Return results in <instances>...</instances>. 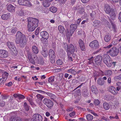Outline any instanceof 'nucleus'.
<instances>
[{
    "label": "nucleus",
    "instance_id": "1",
    "mask_svg": "<svg viewBox=\"0 0 121 121\" xmlns=\"http://www.w3.org/2000/svg\"><path fill=\"white\" fill-rule=\"evenodd\" d=\"M15 42L16 43L19 44L20 46L23 48L25 46L26 40L25 35H23L20 31L17 32L16 35Z\"/></svg>",
    "mask_w": 121,
    "mask_h": 121
},
{
    "label": "nucleus",
    "instance_id": "2",
    "mask_svg": "<svg viewBox=\"0 0 121 121\" xmlns=\"http://www.w3.org/2000/svg\"><path fill=\"white\" fill-rule=\"evenodd\" d=\"M28 30L29 31H33L38 26L39 20L36 18L29 17L27 19Z\"/></svg>",
    "mask_w": 121,
    "mask_h": 121
},
{
    "label": "nucleus",
    "instance_id": "3",
    "mask_svg": "<svg viewBox=\"0 0 121 121\" xmlns=\"http://www.w3.org/2000/svg\"><path fill=\"white\" fill-rule=\"evenodd\" d=\"M27 56L29 62L33 65L35 64V62L37 59L38 57L36 55V54L31 52H28Z\"/></svg>",
    "mask_w": 121,
    "mask_h": 121
},
{
    "label": "nucleus",
    "instance_id": "4",
    "mask_svg": "<svg viewBox=\"0 0 121 121\" xmlns=\"http://www.w3.org/2000/svg\"><path fill=\"white\" fill-rule=\"evenodd\" d=\"M119 52V50L116 47H114L111 48L107 51V53H109L111 56L113 57L117 56Z\"/></svg>",
    "mask_w": 121,
    "mask_h": 121
},
{
    "label": "nucleus",
    "instance_id": "5",
    "mask_svg": "<svg viewBox=\"0 0 121 121\" xmlns=\"http://www.w3.org/2000/svg\"><path fill=\"white\" fill-rule=\"evenodd\" d=\"M49 57L51 63H54L55 62L56 57L54 51L52 49L49 50Z\"/></svg>",
    "mask_w": 121,
    "mask_h": 121
},
{
    "label": "nucleus",
    "instance_id": "6",
    "mask_svg": "<svg viewBox=\"0 0 121 121\" xmlns=\"http://www.w3.org/2000/svg\"><path fill=\"white\" fill-rule=\"evenodd\" d=\"M43 102L49 108H51L53 104V103L52 100L46 98L43 99Z\"/></svg>",
    "mask_w": 121,
    "mask_h": 121
},
{
    "label": "nucleus",
    "instance_id": "7",
    "mask_svg": "<svg viewBox=\"0 0 121 121\" xmlns=\"http://www.w3.org/2000/svg\"><path fill=\"white\" fill-rule=\"evenodd\" d=\"M89 46L91 48L95 49H97L99 47V42L95 40L91 42L90 43Z\"/></svg>",
    "mask_w": 121,
    "mask_h": 121
},
{
    "label": "nucleus",
    "instance_id": "8",
    "mask_svg": "<svg viewBox=\"0 0 121 121\" xmlns=\"http://www.w3.org/2000/svg\"><path fill=\"white\" fill-rule=\"evenodd\" d=\"M108 14H109L110 18L114 20L116 19L117 13L114 9H112L111 12Z\"/></svg>",
    "mask_w": 121,
    "mask_h": 121
},
{
    "label": "nucleus",
    "instance_id": "9",
    "mask_svg": "<svg viewBox=\"0 0 121 121\" xmlns=\"http://www.w3.org/2000/svg\"><path fill=\"white\" fill-rule=\"evenodd\" d=\"M75 51V48L71 44L68 47L67 54L69 55V54H73Z\"/></svg>",
    "mask_w": 121,
    "mask_h": 121
},
{
    "label": "nucleus",
    "instance_id": "10",
    "mask_svg": "<svg viewBox=\"0 0 121 121\" xmlns=\"http://www.w3.org/2000/svg\"><path fill=\"white\" fill-rule=\"evenodd\" d=\"M8 56V52L4 50H0V57L5 58L7 57Z\"/></svg>",
    "mask_w": 121,
    "mask_h": 121
},
{
    "label": "nucleus",
    "instance_id": "11",
    "mask_svg": "<svg viewBox=\"0 0 121 121\" xmlns=\"http://www.w3.org/2000/svg\"><path fill=\"white\" fill-rule=\"evenodd\" d=\"M7 44L9 48L12 52H13L16 50V48L13 43L9 42H8Z\"/></svg>",
    "mask_w": 121,
    "mask_h": 121
},
{
    "label": "nucleus",
    "instance_id": "12",
    "mask_svg": "<svg viewBox=\"0 0 121 121\" xmlns=\"http://www.w3.org/2000/svg\"><path fill=\"white\" fill-rule=\"evenodd\" d=\"M102 57L101 55H98L95 59V61L96 64L98 65H100L101 63Z\"/></svg>",
    "mask_w": 121,
    "mask_h": 121
},
{
    "label": "nucleus",
    "instance_id": "13",
    "mask_svg": "<svg viewBox=\"0 0 121 121\" xmlns=\"http://www.w3.org/2000/svg\"><path fill=\"white\" fill-rule=\"evenodd\" d=\"M112 9H111L110 6L108 4H105L104 5V10L105 13L107 14L110 13Z\"/></svg>",
    "mask_w": 121,
    "mask_h": 121
},
{
    "label": "nucleus",
    "instance_id": "14",
    "mask_svg": "<svg viewBox=\"0 0 121 121\" xmlns=\"http://www.w3.org/2000/svg\"><path fill=\"white\" fill-rule=\"evenodd\" d=\"M18 13L20 16H23L28 13L27 10L23 9H19L18 11Z\"/></svg>",
    "mask_w": 121,
    "mask_h": 121
},
{
    "label": "nucleus",
    "instance_id": "15",
    "mask_svg": "<svg viewBox=\"0 0 121 121\" xmlns=\"http://www.w3.org/2000/svg\"><path fill=\"white\" fill-rule=\"evenodd\" d=\"M89 95V92L88 91L87 88L85 87L82 91V95L84 97L87 98Z\"/></svg>",
    "mask_w": 121,
    "mask_h": 121
},
{
    "label": "nucleus",
    "instance_id": "16",
    "mask_svg": "<svg viewBox=\"0 0 121 121\" xmlns=\"http://www.w3.org/2000/svg\"><path fill=\"white\" fill-rule=\"evenodd\" d=\"M77 25L75 24H72L70 26V30L71 33L72 34L77 28Z\"/></svg>",
    "mask_w": 121,
    "mask_h": 121
},
{
    "label": "nucleus",
    "instance_id": "17",
    "mask_svg": "<svg viewBox=\"0 0 121 121\" xmlns=\"http://www.w3.org/2000/svg\"><path fill=\"white\" fill-rule=\"evenodd\" d=\"M116 63V62H114L110 59L105 64L108 67H111L112 65L115 67Z\"/></svg>",
    "mask_w": 121,
    "mask_h": 121
},
{
    "label": "nucleus",
    "instance_id": "18",
    "mask_svg": "<svg viewBox=\"0 0 121 121\" xmlns=\"http://www.w3.org/2000/svg\"><path fill=\"white\" fill-rule=\"evenodd\" d=\"M7 10L9 12H14L15 11V8L11 4H7L6 6Z\"/></svg>",
    "mask_w": 121,
    "mask_h": 121
},
{
    "label": "nucleus",
    "instance_id": "19",
    "mask_svg": "<svg viewBox=\"0 0 121 121\" xmlns=\"http://www.w3.org/2000/svg\"><path fill=\"white\" fill-rule=\"evenodd\" d=\"M32 117H34L37 121H42L43 118L39 114H35Z\"/></svg>",
    "mask_w": 121,
    "mask_h": 121
},
{
    "label": "nucleus",
    "instance_id": "20",
    "mask_svg": "<svg viewBox=\"0 0 121 121\" xmlns=\"http://www.w3.org/2000/svg\"><path fill=\"white\" fill-rule=\"evenodd\" d=\"M78 43L81 50H85V47L84 42L81 39H79L78 41Z\"/></svg>",
    "mask_w": 121,
    "mask_h": 121
},
{
    "label": "nucleus",
    "instance_id": "21",
    "mask_svg": "<svg viewBox=\"0 0 121 121\" xmlns=\"http://www.w3.org/2000/svg\"><path fill=\"white\" fill-rule=\"evenodd\" d=\"M40 35L42 36V38L47 39L48 38L49 35L48 33L46 31H42L40 33Z\"/></svg>",
    "mask_w": 121,
    "mask_h": 121
},
{
    "label": "nucleus",
    "instance_id": "22",
    "mask_svg": "<svg viewBox=\"0 0 121 121\" xmlns=\"http://www.w3.org/2000/svg\"><path fill=\"white\" fill-rule=\"evenodd\" d=\"M109 91L113 95H116L117 93V91L115 87L113 86L110 87L109 89Z\"/></svg>",
    "mask_w": 121,
    "mask_h": 121
},
{
    "label": "nucleus",
    "instance_id": "23",
    "mask_svg": "<svg viewBox=\"0 0 121 121\" xmlns=\"http://www.w3.org/2000/svg\"><path fill=\"white\" fill-rule=\"evenodd\" d=\"M32 52L33 53L37 54L39 52V50L37 47L35 45H33L32 47Z\"/></svg>",
    "mask_w": 121,
    "mask_h": 121
},
{
    "label": "nucleus",
    "instance_id": "24",
    "mask_svg": "<svg viewBox=\"0 0 121 121\" xmlns=\"http://www.w3.org/2000/svg\"><path fill=\"white\" fill-rule=\"evenodd\" d=\"M97 83L99 85L102 86L104 84L105 81L103 79V78L100 77L97 80Z\"/></svg>",
    "mask_w": 121,
    "mask_h": 121
},
{
    "label": "nucleus",
    "instance_id": "25",
    "mask_svg": "<svg viewBox=\"0 0 121 121\" xmlns=\"http://www.w3.org/2000/svg\"><path fill=\"white\" fill-rule=\"evenodd\" d=\"M10 14L8 13L6 14H4L1 16V18L3 20H7L9 17Z\"/></svg>",
    "mask_w": 121,
    "mask_h": 121
},
{
    "label": "nucleus",
    "instance_id": "26",
    "mask_svg": "<svg viewBox=\"0 0 121 121\" xmlns=\"http://www.w3.org/2000/svg\"><path fill=\"white\" fill-rule=\"evenodd\" d=\"M45 94L49 96L51 99L53 100L56 99V98L55 95L51 93L46 92Z\"/></svg>",
    "mask_w": 121,
    "mask_h": 121
},
{
    "label": "nucleus",
    "instance_id": "27",
    "mask_svg": "<svg viewBox=\"0 0 121 121\" xmlns=\"http://www.w3.org/2000/svg\"><path fill=\"white\" fill-rule=\"evenodd\" d=\"M91 90L92 92L95 95L98 94L96 86H92L91 87Z\"/></svg>",
    "mask_w": 121,
    "mask_h": 121
},
{
    "label": "nucleus",
    "instance_id": "28",
    "mask_svg": "<svg viewBox=\"0 0 121 121\" xmlns=\"http://www.w3.org/2000/svg\"><path fill=\"white\" fill-rule=\"evenodd\" d=\"M111 36L109 34H107L105 36L104 40L106 42H108L110 40Z\"/></svg>",
    "mask_w": 121,
    "mask_h": 121
},
{
    "label": "nucleus",
    "instance_id": "29",
    "mask_svg": "<svg viewBox=\"0 0 121 121\" xmlns=\"http://www.w3.org/2000/svg\"><path fill=\"white\" fill-rule=\"evenodd\" d=\"M103 107L106 110H108L110 108V105L108 103L104 102L103 104Z\"/></svg>",
    "mask_w": 121,
    "mask_h": 121
},
{
    "label": "nucleus",
    "instance_id": "30",
    "mask_svg": "<svg viewBox=\"0 0 121 121\" xmlns=\"http://www.w3.org/2000/svg\"><path fill=\"white\" fill-rule=\"evenodd\" d=\"M111 59L109 56L105 57L104 56L103 58V60L105 64L107 62Z\"/></svg>",
    "mask_w": 121,
    "mask_h": 121
},
{
    "label": "nucleus",
    "instance_id": "31",
    "mask_svg": "<svg viewBox=\"0 0 121 121\" xmlns=\"http://www.w3.org/2000/svg\"><path fill=\"white\" fill-rule=\"evenodd\" d=\"M58 30L60 33H63L65 31V29L62 26H58Z\"/></svg>",
    "mask_w": 121,
    "mask_h": 121
},
{
    "label": "nucleus",
    "instance_id": "32",
    "mask_svg": "<svg viewBox=\"0 0 121 121\" xmlns=\"http://www.w3.org/2000/svg\"><path fill=\"white\" fill-rule=\"evenodd\" d=\"M104 73L105 75L109 77L112 75V72L111 70H107L105 71Z\"/></svg>",
    "mask_w": 121,
    "mask_h": 121
},
{
    "label": "nucleus",
    "instance_id": "33",
    "mask_svg": "<svg viewBox=\"0 0 121 121\" xmlns=\"http://www.w3.org/2000/svg\"><path fill=\"white\" fill-rule=\"evenodd\" d=\"M67 72L68 73H70L74 75H75L76 73V72L73 69V67L71 69H68L67 71Z\"/></svg>",
    "mask_w": 121,
    "mask_h": 121
},
{
    "label": "nucleus",
    "instance_id": "34",
    "mask_svg": "<svg viewBox=\"0 0 121 121\" xmlns=\"http://www.w3.org/2000/svg\"><path fill=\"white\" fill-rule=\"evenodd\" d=\"M50 11L53 13L56 12L57 10V8L53 6L51 7L50 8Z\"/></svg>",
    "mask_w": 121,
    "mask_h": 121
},
{
    "label": "nucleus",
    "instance_id": "35",
    "mask_svg": "<svg viewBox=\"0 0 121 121\" xmlns=\"http://www.w3.org/2000/svg\"><path fill=\"white\" fill-rule=\"evenodd\" d=\"M42 54L45 57H47L48 55V53L47 50H43L41 52Z\"/></svg>",
    "mask_w": 121,
    "mask_h": 121
},
{
    "label": "nucleus",
    "instance_id": "36",
    "mask_svg": "<svg viewBox=\"0 0 121 121\" xmlns=\"http://www.w3.org/2000/svg\"><path fill=\"white\" fill-rule=\"evenodd\" d=\"M9 73L6 72H5L3 74L2 78L7 80L9 75Z\"/></svg>",
    "mask_w": 121,
    "mask_h": 121
},
{
    "label": "nucleus",
    "instance_id": "37",
    "mask_svg": "<svg viewBox=\"0 0 121 121\" xmlns=\"http://www.w3.org/2000/svg\"><path fill=\"white\" fill-rule=\"evenodd\" d=\"M26 0H19L17 1L18 4L20 5L25 6Z\"/></svg>",
    "mask_w": 121,
    "mask_h": 121
},
{
    "label": "nucleus",
    "instance_id": "38",
    "mask_svg": "<svg viewBox=\"0 0 121 121\" xmlns=\"http://www.w3.org/2000/svg\"><path fill=\"white\" fill-rule=\"evenodd\" d=\"M78 10V12L81 15L83 14L84 10V8L83 7H79Z\"/></svg>",
    "mask_w": 121,
    "mask_h": 121
},
{
    "label": "nucleus",
    "instance_id": "39",
    "mask_svg": "<svg viewBox=\"0 0 121 121\" xmlns=\"http://www.w3.org/2000/svg\"><path fill=\"white\" fill-rule=\"evenodd\" d=\"M117 85L118 86L116 88L118 91L120 90L121 91V82H118L117 83Z\"/></svg>",
    "mask_w": 121,
    "mask_h": 121
},
{
    "label": "nucleus",
    "instance_id": "40",
    "mask_svg": "<svg viewBox=\"0 0 121 121\" xmlns=\"http://www.w3.org/2000/svg\"><path fill=\"white\" fill-rule=\"evenodd\" d=\"M23 106L25 109L26 111H28L29 109V107L26 102H25L24 103Z\"/></svg>",
    "mask_w": 121,
    "mask_h": 121
},
{
    "label": "nucleus",
    "instance_id": "41",
    "mask_svg": "<svg viewBox=\"0 0 121 121\" xmlns=\"http://www.w3.org/2000/svg\"><path fill=\"white\" fill-rule=\"evenodd\" d=\"M54 78L55 76H54L50 77L48 79V81L50 83L54 82Z\"/></svg>",
    "mask_w": 121,
    "mask_h": 121
},
{
    "label": "nucleus",
    "instance_id": "42",
    "mask_svg": "<svg viewBox=\"0 0 121 121\" xmlns=\"http://www.w3.org/2000/svg\"><path fill=\"white\" fill-rule=\"evenodd\" d=\"M93 116L90 114H88L86 116V118L88 120H92L93 118Z\"/></svg>",
    "mask_w": 121,
    "mask_h": 121
},
{
    "label": "nucleus",
    "instance_id": "43",
    "mask_svg": "<svg viewBox=\"0 0 121 121\" xmlns=\"http://www.w3.org/2000/svg\"><path fill=\"white\" fill-rule=\"evenodd\" d=\"M48 39V38L45 39L44 38H41V39L42 42L43 43L46 44L48 43V40H47Z\"/></svg>",
    "mask_w": 121,
    "mask_h": 121
},
{
    "label": "nucleus",
    "instance_id": "44",
    "mask_svg": "<svg viewBox=\"0 0 121 121\" xmlns=\"http://www.w3.org/2000/svg\"><path fill=\"white\" fill-rule=\"evenodd\" d=\"M99 21H95L94 22V26L97 27H99L100 26V23Z\"/></svg>",
    "mask_w": 121,
    "mask_h": 121
},
{
    "label": "nucleus",
    "instance_id": "45",
    "mask_svg": "<svg viewBox=\"0 0 121 121\" xmlns=\"http://www.w3.org/2000/svg\"><path fill=\"white\" fill-rule=\"evenodd\" d=\"M49 2L46 1L43 2V4L44 7H48L49 5Z\"/></svg>",
    "mask_w": 121,
    "mask_h": 121
},
{
    "label": "nucleus",
    "instance_id": "46",
    "mask_svg": "<svg viewBox=\"0 0 121 121\" xmlns=\"http://www.w3.org/2000/svg\"><path fill=\"white\" fill-rule=\"evenodd\" d=\"M100 103V101L98 99H95L94 101V104L96 106L98 105Z\"/></svg>",
    "mask_w": 121,
    "mask_h": 121
},
{
    "label": "nucleus",
    "instance_id": "47",
    "mask_svg": "<svg viewBox=\"0 0 121 121\" xmlns=\"http://www.w3.org/2000/svg\"><path fill=\"white\" fill-rule=\"evenodd\" d=\"M12 121H22V118L18 117L13 119Z\"/></svg>",
    "mask_w": 121,
    "mask_h": 121
},
{
    "label": "nucleus",
    "instance_id": "48",
    "mask_svg": "<svg viewBox=\"0 0 121 121\" xmlns=\"http://www.w3.org/2000/svg\"><path fill=\"white\" fill-rule=\"evenodd\" d=\"M25 3L26 4L25 6L30 7L32 5L31 3L28 0H26Z\"/></svg>",
    "mask_w": 121,
    "mask_h": 121
},
{
    "label": "nucleus",
    "instance_id": "49",
    "mask_svg": "<svg viewBox=\"0 0 121 121\" xmlns=\"http://www.w3.org/2000/svg\"><path fill=\"white\" fill-rule=\"evenodd\" d=\"M36 97L38 99L41 100L43 99L44 97L39 94L37 95Z\"/></svg>",
    "mask_w": 121,
    "mask_h": 121
},
{
    "label": "nucleus",
    "instance_id": "50",
    "mask_svg": "<svg viewBox=\"0 0 121 121\" xmlns=\"http://www.w3.org/2000/svg\"><path fill=\"white\" fill-rule=\"evenodd\" d=\"M36 61V62L37 64H42L43 62V60L42 58L40 59V60H38L37 58Z\"/></svg>",
    "mask_w": 121,
    "mask_h": 121
},
{
    "label": "nucleus",
    "instance_id": "51",
    "mask_svg": "<svg viewBox=\"0 0 121 121\" xmlns=\"http://www.w3.org/2000/svg\"><path fill=\"white\" fill-rule=\"evenodd\" d=\"M56 63L57 65H62L63 64V62L62 60L60 59H59L58 60L56 61Z\"/></svg>",
    "mask_w": 121,
    "mask_h": 121
},
{
    "label": "nucleus",
    "instance_id": "52",
    "mask_svg": "<svg viewBox=\"0 0 121 121\" xmlns=\"http://www.w3.org/2000/svg\"><path fill=\"white\" fill-rule=\"evenodd\" d=\"M6 80L4 78H1L0 79V84L1 85H2L4 84V83L6 81Z\"/></svg>",
    "mask_w": 121,
    "mask_h": 121
},
{
    "label": "nucleus",
    "instance_id": "53",
    "mask_svg": "<svg viewBox=\"0 0 121 121\" xmlns=\"http://www.w3.org/2000/svg\"><path fill=\"white\" fill-rule=\"evenodd\" d=\"M105 99L107 100H109L111 99V96L110 94L106 95L105 96Z\"/></svg>",
    "mask_w": 121,
    "mask_h": 121
},
{
    "label": "nucleus",
    "instance_id": "54",
    "mask_svg": "<svg viewBox=\"0 0 121 121\" xmlns=\"http://www.w3.org/2000/svg\"><path fill=\"white\" fill-rule=\"evenodd\" d=\"M18 95V98L19 99H23L25 98V96L19 94Z\"/></svg>",
    "mask_w": 121,
    "mask_h": 121
},
{
    "label": "nucleus",
    "instance_id": "55",
    "mask_svg": "<svg viewBox=\"0 0 121 121\" xmlns=\"http://www.w3.org/2000/svg\"><path fill=\"white\" fill-rule=\"evenodd\" d=\"M35 91V92L36 93V91H37L38 92L40 93H41L43 94H45V93H46V92H45V91L40 90H36Z\"/></svg>",
    "mask_w": 121,
    "mask_h": 121
},
{
    "label": "nucleus",
    "instance_id": "56",
    "mask_svg": "<svg viewBox=\"0 0 121 121\" xmlns=\"http://www.w3.org/2000/svg\"><path fill=\"white\" fill-rule=\"evenodd\" d=\"M17 31V29L16 28H12L11 30V33L12 34H14Z\"/></svg>",
    "mask_w": 121,
    "mask_h": 121
},
{
    "label": "nucleus",
    "instance_id": "57",
    "mask_svg": "<svg viewBox=\"0 0 121 121\" xmlns=\"http://www.w3.org/2000/svg\"><path fill=\"white\" fill-rule=\"evenodd\" d=\"M63 23L66 27H68L69 25V23L67 21H64L63 22Z\"/></svg>",
    "mask_w": 121,
    "mask_h": 121
},
{
    "label": "nucleus",
    "instance_id": "58",
    "mask_svg": "<svg viewBox=\"0 0 121 121\" xmlns=\"http://www.w3.org/2000/svg\"><path fill=\"white\" fill-rule=\"evenodd\" d=\"M75 114V112H73L70 113L69 114V116L71 117H72Z\"/></svg>",
    "mask_w": 121,
    "mask_h": 121
},
{
    "label": "nucleus",
    "instance_id": "59",
    "mask_svg": "<svg viewBox=\"0 0 121 121\" xmlns=\"http://www.w3.org/2000/svg\"><path fill=\"white\" fill-rule=\"evenodd\" d=\"M109 118L110 119H118V116L116 115L115 117L110 116L109 117Z\"/></svg>",
    "mask_w": 121,
    "mask_h": 121
},
{
    "label": "nucleus",
    "instance_id": "60",
    "mask_svg": "<svg viewBox=\"0 0 121 121\" xmlns=\"http://www.w3.org/2000/svg\"><path fill=\"white\" fill-rule=\"evenodd\" d=\"M70 54H71L69 53V55L68 54H67L68 58L69 60L71 61H73V60L72 59V58L70 56Z\"/></svg>",
    "mask_w": 121,
    "mask_h": 121
},
{
    "label": "nucleus",
    "instance_id": "61",
    "mask_svg": "<svg viewBox=\"0 0 121 121\" xmlns=\"http://www.w3.org/2000/svg\"><path fill=\"white\" fill-rule=\"evenodd\" d=\"M12 85V82H9V83H6L5 84V85L6 86H11Z\"/></svg>",
    "mask_w": 121,
    "mask_h": 121
},
{
    "label": "nucleus",
    "instance_id": "62",
    "mask_svg": "<svg viewBox=\"0 0 121 121\" xmlns=\"http://www.w3.org/2000/svg\"><path fill=\"white\" fill-rule=\"evenodd\" d=\"M115 78L117 79H119L121 81V74L119 75L118 76L115 77Z\"/></svg>",
    "mask_w": 121,
    "mask_h": 121
},
{
    "label": "nucleus",
    "instance_id": "63",
    "mask_svg": "<svg viewBox=\"0 0 121 121\" xmlns=\"http://www.w3.org/2000/svg\"><path fill=\"white\" fill-rule=\"evenodd\" d=\"M5 105V102L4 101L2 102L0 104V106L3 107Z\"/></svg>",
    "mask_w": 121,
    "mask_h": 121
},
{
    "label": "nucleus",
    "instance_id": "64",
    "mask_svg": "<svg viewBox=\"0 0 121 121\" xmlns=\"http://www.w3.org/2000/svg\"><path fill=\"white\" fill-rule=\"evenodd\" d=\"M118 19L121 22V11L119 13Z\"/></svg>",
    "mask_w": 121,
    "mask_h": 121
}]
</instances>
